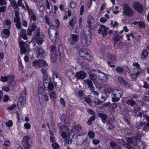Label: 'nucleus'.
<instances>
[{
	"mask_svg": "<svg viewBox=\"0 0 149 149\" xmlns=\"http://www.w3.org/2000/svg\"><path fill=\"white\" fill-rule=\"evenodd\" d=\"M50 134H51L50 136V140L51 142L54 143L55 141V138L51 132H50Z\"/></svg>",
	"mask_w": 149,
	"mask_h": 149,
	"instance_id": "nucleus-47",
	"label": "nucleus"
},
{
	"mask_svg": "<svg viewBox=\"0 0 149 149\" xmlns=\"http://www.w3.org/2000/svg\"><path fill=\"white\" fill-rule=\"evenodd\" d=\"M50 98L52 100H54L57 97L54 91L52 92L49 93Z\"/></svg>",
	"mask_w": 149,
	"mask_h": 149,
	"instance_id": "nucleus-34",
	"label": "nucleus"
},
{
	"mask_svg": "<svg viewBox=\"0 0 149 149\" xmlns=\"http://www.w3.org/2000/svg\"><path fill=\"white\" fill-rule=\"evenodd\" d=\"M77 22V19L75 17H72V19L68 22L69 25L68 27L70 30L72 31L74 28L76 23Z\"/></svg>",
	"mask_w": 149,
	"mask_h": 149,
	"instance_id": "nucleus-10",
	"label": "nucleus"
},
{
	"mask_svg": "<svg viewBox=\"0 0 149 149\" xmlns=\"http://www.w3.org/2000/svg\"><path fill=\"white\" fill-rule=\"evenodd\" d=\"M61 124V123H60L57 124L58 126L59 127V129L60 131H63V129L65 127V125H60V124Z\"/></svg>",
	"mask_w": 149,
	"mask_h": 149,
	"instance_id": "nucleus-51",
	"label": "nucleus"
},
{
	"mask_svg": "<svg viewBox=\"0 0 149 149\" xmlns=\"http://www.w3.org/2000/svg\"><path fill=\"white\" fill-rule=\"evenodd\" d=\"M84 52L82 50H80L79 51V53L81 56V57L79 58L77 61L78 63L79 64H80L81 65H82L83 64V63L84 62V58L82 56V54H83Z\"/></svg>",
	"mask_w": 149,
	"mask_h": 149,
	"instance_id": "nucleus-21",
	"label": "nucleus"
},
{
	"mask_svg": "<svg viewBox=\"0 0 149 149\" xmlns=\"http://www.w3.org/2000/svg\"><path fill=\"white\" fill-rule=\"evenodd\" d=\"M50 49H51V53L57 52H56V47L55 45H53L51 47Z\"/></svg>",
	"mask_w": 149,
	"mask_h": 149,
	"instance_id": "nucleus-49",
	"label": "nucleus"
},
{
	"mask_svg": "<svg viewBox=\"0 0 149 149\" xmlns=\"http://www.w3.org/2000/svg\"><path fill=\"white\" fill-rule=\"evenodd\" d=\"M91 36L89 34L84 36L81 40V42L85 46H87L91 43Z\"/></svg>",
	"mask_w": 149,
	"mask_h": 149,
	"instance_id": "nucleus-3",
	"label": "nucleus"
},
{
	"mask_svg": "<svg viewBox=\"0 0 149 149\" xmlns=\"http://www.w3.org/2000/svg\"><path fill=\"white\" fill-rule=\"evenodd\" d=\"M141 135L138 134L136 136L135 138H128L127 139L126 141L127 143L126 144V147L128 149H135L134 147L136 146L137 145V141L136 140L140 139Z\"/></svg>",
	"mask_w": 149,
	"mask_h": 149,
	"instance_id": "nucleus-1",
	"label": "nucleus"
},
{
	"mask_svg": "<svg viewBox=\"0 0 149 149\" xmlns=\"http://www.w3.org/2000/svg\"><path fill=\"white\" fill-rule=\"evenodd\" d=\"M48 89L49 90L52 91L54 88V86L52 83H49L48 84Z\"/></svg>",
	"mask_w": 149,
	"mask_h": 149,
	"instance_id": "nucleus-45",
	"label": "nucleus"
},
{
	"mask_svg": "<svg viewBox=\"0 0 149 149\" xmlns=\"http://www.w3.org/2000/svg\"><path fill=\"white\" fill-rule=\"evenodd\" d=\"M98 116L101 118L102 122L104 123L105 120L107 118V115L102 113H100L98 114Z\"/></svg>",
	"mask_w": 149,
	"mask_h": 149,
	"instance_id": "nucleus-28",
	"label": "nucleus"
},
{
	"mask_svg": "<svg viewBox=\"0 0 149 149\" xmlns=\"http://www.w3.org/2000/svg\"><path fill=\"white\" fill-rule=\"evenodd\" d=\"M84 81L85 83H86L88 86V87L90 89L92 87H94L93 86V84L92 81L89 79H86L84 80Z\"/></svg>",
	"mask_w": 149,
	"mask_h": 149,
	"instance_id": "nucleus-30",
	"label": "nucleus"
},
{
	"mask_svg": "<svg viewBox=\"0 0 149 149\" xmlns=\"http://www.w3.org/2000/svg\"><path fill=\"white\" fill-rule=\"evenodd\" d=\"M37 7L38 8L40 12H42L44 10V7L42 5L39 4V5L37 6Z\"/></svg>",
	"mask_w": 149,
	"mask_h": 149,
	"instance_id": "nucleus-52",
	"label": "nucleus"
},
{
	"mask_svg": "<svg viewBox=\"0 0 149 149\" xmlns=\"http://www.w3.org/2000/svg\"><path fill=\"white\" fill-rule=\"evenodd\" d=\"M133 8L138 13H142L143 10V7L141 4L138 2H134L132 5Z\"/></svg>",
	"mask_w": 149,
	"mask_h": 149,
	"instance_id": "nucleus-4",
	"label": "nucleus"
},
{
	"mask_svg": "<svg viewBox=\"0 0 149 149\" xmlns=\"http://www.w3.org/2000/svg\"><path fill=\"white\" fill-rule=\"evenodd\" d=\"M95 84L96 87L98 89H100L103 87V85L101 83L96 82Z\"/></svg>",
	"mask_w": 149,
	"mask_h": 149,
	"instance_id": "nucleus-41",
	"label": "nucleus"
},
{
	"mask_svg": "<svg viewBox=\"0 0 149 149\" xmlns=\"http://www.w3.org/2000/svg\"><path fill=\"white\" fill-rule=\"evenodd\" d=\"M36 52L37 53L38 58H44L46 56L45 52L41 48L37 47Z\"/></svg>",
	"mask_w": 149,
	"mask_h": 149,
	"instance_id": "nucleus-9",
	"label": "nucleus"
},
{
	"mask_svg": "<svg viewBox=\"0 0 149 149\" xmlns=\"http://www.w3.org/2000/svg\"><path fill=\"white\" fill-rule=\"evenodd\" d=\"M126 103L128 104L133 106L136 104V102L132 99L128 100L126 102Z\"/></svg>",
	"mask_w": 149,
	"mask_h": 149,
	"instance_id": "nucleus-37",
	"label": "nucleus"
},
{
	"mask_svg": "<svg viewBox=\"0 0 149 149\" xmlns=\"http://www.w3.org/2000/svg\"><path fill=\"white\" fill-rule=\"evenodd\" d=\"M35 36V38H37V43L39 45H41L43 41V39L42 38Z\"/></svg>",
	"mask_w": 149,
	"mask_h": 149,
	"instance_id": "nucleus-31",
	"label": "nucleus"
},
{
	"mask_svg": "<svg viewBox=\"0 0 149 149\" xmlns=\"http://www.w3.org/2000/svg\"><path fill=\"white\" fill-rule=\"evenodd\" d=\"M95 87H92L90 89L92 93L94 95L97 96L99 95V93L94 90Z\"/></svg>",
	"mask_w": 149,
	"mask_h": 149,
	"instance_id": "nucleus-42",
	"label": "nucleus"
},
{
	"mask_svg": "<svg viewBox=\"0 0 149 149\" xmlns=\"http://www.w3.org/2000/svg\"><path fill=\"white\" fill-rule=\"evenodd\" d=\"M26 90L25 89L24 91H23L21 93V96L19 97V99L21 100L22 99H25L26 97Z\"/></svg>",
	"mask_w": 149,
	"mask_h": 149,
	"instance_id": "nucleus-26",
	"label": "nucleus"
},
{
	"mask_svg": "<svg viewBox=\"0 0 149 149\" xmlns=\"http://www.w3.org/2000/svg\"><path fill=\"white\" fill-rule=\"evenodd\" d=\"M107 58L109 59V61H110L112 62H114L117 60V57L116 56L111 54L108 55Z\"/></svg>",
	"mask_w": 149,
	"mask_h": 149,
	"instance_id": "nucleus-20",
	"label": "nucleus"
},
{
	"mask_svg": "<svg viewBox=\"0 0 149 149\" xmlns=\"http://www.w3.org/2000/svg\"><path fill=\"white\" fill-rule=\"evenodd\" d=\"M82 68L84 70H89L90 69L89 65L86 63H84L81 65Z\"/></svg>",
	"mask_w": 149,
	"mask_h": 149,
	"instance_id": "nucleus-36",
	"label": "nucleus"
},
{
	"mask_svg": "<svg viewBox=\"0 0 149 149\" xmlns=\"http://www.w3.org/2000/svg\"><path fill=\"white\" fill-rule=\"evenodd\" d=\"M109 143L110 146L113 149H122L120 145H118L113 141H110Z\"/></svg>",
	"mask_w": 149,
	"mask_h": 149,
	"instance_id": "nucleus-16",
	"label": "nucleus"
},
{
	"mask_svg": "<svg viewBox=\"0 0 149 149\" xmlns=\"http://www.w3.org/2000/svg\"><path fill=\"white\" fill-rule=\"evenodd\" d=\"M20 35L21 37L24 39L26 40L27 38V36L26 34V31L24 29H22L20 31Z\"/></svg>",
	"mask_w": 149,
	"mask_h": 149,
	"instance_id": "nucleus-25",
	"label": "nucleus"
},
{
	"mask_svg": "<svg viewBox=\"0 0 149 149\" xmlns=\"http://www.w3.org/2000/svg\"><path fill=\"white\" fill-rule=\"evenodd\" d=\"M70 7L72 8H74L76 6V3L73 1H72L70 4Z\"/></svg>",
	"mask_w": 149,
	"mask_h": 149,
	"instance_id": "nucleus-57",
	"label": "nucleus"
},
{
	"mask_svg": "<svg viewBox=\"0 0 149 149\" xmlns=\"http://www.w3.org/2000/svg\"><path fill=\"white\" fill-rule=\"evenodd\" d=\"M53 78L54 80L58 81L57 82L55 83L56 86V84L58 83V84H61L62 83V79L61 78V76L54 72H53Z\"/></svg>",
	"mask_w": 149,
	"mask_h": 149,
	"instance_id": "nucleus-11",
	"label": "nucleus"
},
{
	"mask_svg": "<svg viewBox=\"0 0 149 149\" xmlns=\"http://www.w3.org/2000/svg\"><path fill=\"white\" fill-rule=\"evenodd\" d=\"M88 21L87 22L88 24L87 26L88 28L91 29H92V26H91V24L93 23L94 22V19L93 17L89 15L88 16Z\"/></svg>",
	"mask_w": 149,
	"mask_h": 149,
	"instance_id": "nucleus-17",
	"label": "nucleus"
},
{
	"mask_svg": "<svg viewBox=\"0 0 149 149\" xmlns=\"http://www.w3.org/2000/svg\"><path fill=\"white\" fill-rule=\"evenodd\" d=\"M90 78L91 80L94 81L97 78V76L96 74L94 73H91L90 75Z\"/></svg>",
	"mask_w": 149,
	"mask_h": 149,
	"instance_id": "nucleus-40",
	"label": "nucleus"
},
{
	"mask_svg": "<svg viewBox=\"0 0 149 149\" xmlns=\"http://www.w3.org/2000/svg\"><path fill=\"white\" fill-rule=\"evenodd\" d=\"M40 62L41 68L42 67H45L48 65V64L47 63L46 61L43 60H42V59L40 60Z\"/></svg>",
	"mask_w": 149,
	"mask_h": 149,
	"instance_id": "nucleus-39",
	"label": "nucleus"
},
{
	"mask_svg": "<svg viewBox=\"0 0 149 149\" xmlns=\"http://www.w3.org/2000/svg\"><path fill=\"white\" fill-rule=\"evenodd\" d=\"M73 129H74L77 131H79L81 129L80 125L78 124L77 125L74 126L73 127Z\"/></svg>",
	"mask_w": 149,
	"mask_h": 149,
	"instance_id": "nucleus-48",
	"label": "nucleus"
},
{
	"mask_svg": "<svg viewBox=\"0 0 149 149\" xmlns=\"http://www.w3.org/2000/svg\"><path fill=\"white\" fill-rule=\"evenodd\" d=\"M88 135L90 138L93 139L95 136V134L93 131H89L88 132Z\"/></svg>",
	"mask_w": 149,
	"mask_h": 149,
	"instance_id": "nucleus-44",
	"label": "nucleus"
},
{
	"mask_svg": "<svg viewBox=\"0 0 149 149\" xmlns=\"http://www.w3.org/2000/svg\"><path fill=\"white\" fill-rule=\"evenodd\" d=\"M116 92H114L111 94L112 100L113 102H116L119 101L122 95L121 93L118 92V90H116Z\"/></svg>",
	"mask_w": 149,
	"mask_h": 149,
	"instance_id": "nucleus-6",
	"label": "nucleus"
},
{
	"mask_svg": "<svg viewBox=\"0 0 149 149\" xmlns=\"http://www.w3.org/2000/svg\"><path fill=\"white\" fill-rule=\"evenodd\" d=\"M44 77L43 83L44 86H46L45 84H47L48 82V79L49 78L48 76H45Z\"/></svg>",
	"mask_w": 149,
	"mask_h": 149,
	"instance_id": "nucleus-50",
	"label": "nucleus"
},
{
	"mask_svg": "<svg viewBox=\"0 0 149 149\" xmlns=\"http://www.w3.org/2000/svg\"><path fill=\"white\" fill-rule=\"evenodd\" d=\"M118 80L119 83L120 84H124L125 87H129V84L126 82L122 77L120 76L118 77Z\"/></svg>",
	"mask_w": 149,
	"mask_h": 149,
	"instance_id": "nucleus-15",
	"label": "nucleus"
},
{
	"mask_svg": "<svg viewBox=\"0 0 149 149\" xmlns=\"http://www.w3.org/2000/svg\"><path fill=\"white\" fill-rule=\"evenodd\" d=\"M22 0H18L17 4L19 6L22 7L23 8H25V7L24 5H22Z\"/></svg>",
	"mask_w": 149,
	"mask_h": 149,
	"instance_id": "nucleus-60",
	"label": "nucleus"
},
{
	"mask_svg": "<svg viewBox=\"0 0 149 149\" xmlns=\"http://www.w3.org/2000/svg\"><path fill=\"white\" fill-rule=\"evenodd\" d=\"M53 35L52 36L50 34H49L51 40L54 43H56L59 40V33L57 32L53 33Z\"/></svg>",
	"mask_w": 149,
	"mask_h": 149,
	"instance_id": "nucleus-8",
	"label": "nucleus"
},
{
	"mask_svg": "<svg viewBox=\"0 0 149 149\" xmlns=\"http://www.w3.org/2000/svg\"><path fill=\"white\" fill-rule=\"evenodd\" d=\"M133 24H134L135 25L137 24L140 27L144 28L145 27V24L144 23L141 21L138 22H133Z\"/></svg>",
	"mask_w": 149,
	"mask_h": 149,
	"instance_id": "nucleus-29",
	"label": "nucleus"
},
{
	"mask_svg": "<svg viewBox=\"0 0 149 149\" xmlns=\"http://www.w3.org/2000/svg\"><path fill=\"white\" fill-rule=\"evenodd\" d=\"M41 71L43 75V77H45V76H48V74L47 73V71L46 69L44 68L42 69L41 70Z\"/></svg>",
	"mask_w": 149,
	"mask_h": 149,
	"instance_id": "nucleus-43",
	"label": "nucleus"
},
{
	"mask_svg": "<svg viewBox=\"0 0 149 149\" xmlns=\"http://www.w3.org/2000/svg\"><path fill=\"white\" fill-rule=\"evenodd\" d=\"M82 56L84 58L87 60H91V56L89 54L88 52L84 53V54H82Z\"/></svg>",
	"mask_w": 149,
	"mask_h": 149,
	"instance_id": "nucleus-33",
	"label": "nucleus"
},
{
	"mask_svg": "<svg viewBox=\"0 0 149 149\" xmlns=\"http://www.w3.org/2000/svg\"><path fill=\"white\" fill-rule=\"evenodd\" d=\"M113 39L115 42L118 41L120 40L118 36L117 35V34L114 37Z\"/></svg>",
	"mask_w": 149,
	"mask_h": 149,
	"instance_id": "nucleus-62",
	"label": "nucleus"
},
{
	"mask_svg": "<svg viewBox=\"0 0 149 149\" xmlns=\"http://www.w3.org/2000/svg\"><path fill=\"white\" fill-rule=\"evenodd\" d=\"M107 32V28L103 25H101L100 27L98 30V33L101 34H106Z\"/></svg>",
	"mask_w": 149,
	"mask_h": 149,
	"instance_id": "nucleus-14",
	"label": "nucleus"
},
{
	"mask_svg": "<svg viewBox=\"0 0 149 149\" xmlns=\"http://www.w3.org/2000/svg\"><path fill=\"white\" fill-rule=\"evenodd\" d=\"M148 53L149 52L146 49L143 50L141 55V58L143 59H145L147 56L148 55Z\"/></svg>",
	"mask_w": 149,
	"mask_h": 149,
	"instance_id": "nucleus-32",
	"label": "nucleus"
},
{
	"mask_svg": "<svg viewBox=\"0 0 149 149\" xmlns=\"http://www.w3.org/2000/svg\"><path fill=\"white\" fill-rule=\"evenodd\" d=\"M117 140L119 142V144L124 145L125 143V140L123 139H118Z\"/></svg>",
	"mask_w": 149,
	"mask_h": 149,
	"instance_id": "nucleus-56",
	"label": "nucleus"
},
{
	"mask_svg": "<svg viewBox=\"0 0 149 149\" xmlns=\"http://www.w3.org/2000/svg\"><path fill=\"white\" fill-rule=\"evenodd\" d=\"M116 69L117 72L118 74L122 73L124 72L123 68L120 66L117 67Z\"/></svg>",
	"mask_w": 149,
	"mask_h": 149,
	"instance_id": "nucleus-35",
	"label": "nucleus"
},
{
	"mask_svg": "<svg viewBox=\"0 0 149 149\" xmlns=\"http://www.w3.org/2000/svg\"><path fill=\"white\" fill-rule=\"evenodd\" d=\"M71 38L69 39L70 44L74 45L79 40V36L77 34H72L70 36Z\"/></svg>",
	"mask_w": 149,
	"mask_h": 149,
	"instance_id": "nucleus-7",
	"label": "nucleus"
},
{
	"mask_svg": "<svg viewBox=\"0 0 149 149\" xmlns=\"http://www.w3.org/2000/svg\"><path fill=\"white\" fill-rule=\"evenodd\" d=\"M51 60L52 61H55L57 60L58 57L57 52L51 53Z\"/></svg>",
	"mask_w": 149,
	"mask_h": 149,
	"instance_id": "nucleus-24",
	"label": "nucleus"
},
{
	"mask_svg": "<svg viewBox=\"0 0 149 149\" xmlns=\"http://www.w3.org/2000/svg\"><path fill=\"white\" fill-rule=\"evenodd\" d=\"M13 123L12 121L11 120H9L8 122L6 123V125L8 127H10L12 126Z\"/></svg>",
	"mask_w": 149,
	"mask_h": 149,
	"instance_id": "nucleus-53",
	"label": "nucleus"
},
{
	"mask_svg": "<svg viewBox=\"0 0 149 149\" xmlns=\"http://www.w3.org/2000/svg\"><path fill=\"white\" fill-rule=\"evenodd\" d=\"M102 75H101L102 77L101 78V80L103 82H106L109 79L108 76L103 72H102Z\"/></svg>",
	"mask_w": 149,
	"mask_h": 149,
	"instance_id": "nucleus-27",
	"label": "nucleus"
},
{
	"mask_svg": "<svg viewBox=\"0 0 149 149\" xmlns=\"http://www.w3.org/2000/svg\"><path fill=\"white\" fill-rule=\"evenodd\" d=\"M123 15L128 17H131L134 14V13L133 10L127 4L124 3L123 4Z\"/></svg>",
	"mask_w": 149,
	"mask_h": 149,
	"instance_id": "nucleus-2",
	"label": "nucleus"
},
{
	"mask_svg": "<svg viewBox=\"0 0 149 149\" xmlns=\"http://www.w3.org/2000/svg\"><path fill=\"white\" fill-rule=\"evenodd\" d=\"M65 115L64 114H63L62 115H61L60 117V118L62 122H64L65 121Z\"/></svg>",
	"mask_w": 149,
	"mask_h": 149,
	"instance_id": "nucleus-63",
	"label": "nucleus"
},
{
	"mask_svg": "<svg viewBox=\"0 0 149 149\" xmlns=\"http://www.w3.org/2000/svg\"><path fill=\"white\" fill-rule=\"evenodd\" d=\"M117 104L116 103H113L111 104L109 107L108 111L109 112H112L114 111V109L117 107Z\"/></svg>",
	"mask_w": 149,
	"mask_h": 149,
	"instance_id": "nucleus-19",
	"label": "nucleus"
},
{
	"mask_svg": "<svg viewBox=\"0 0 149 149\" xmlns=\"http://www.w3.org/2000/svg\"><path fill=\"white\" fill-rule=\"evenodd\" d=\"M57 32L56 30L54 29V27L53 26V24H50L48 30V34H49L50 33H54Z\"/></svg>",
	"mask_w": 149,
	"mask_h": 149,
	"instance_id": "nucleus-23",
	"label": "nucleus"
},
{
	"mask_svg": "<svg viewBox=\"0 0 149 149\" xmlns=\"http://www.w3.org/2000/svg\"><path fill=\"white\" fill-rule=\"evenodd\" d=\"M16 106V105L15 104H13L11 106L8 107L7 109L8 110H13L15 108Z\"/></svg>",
	"mask_w": 149,
	"mask_h": 149,
	"instance_id": "nucleus-55",
	"label": "nucleus"
},
{
	"mask_svg": "<svg viewBox=\"0 0 149 149\" xmlns=\"http://www.w3.org/2000/svg\"><path fill=\"white\" fill-rule=\"evenodd\" d=\"M33 66L35 67L41 68L40 60H34L33 63Z\"/></svg>",
	"mask_w": 149,
	"mask_h": 149,
	"instance_id": "nucleus-22",
	"label": "nucleus"
},
{
	"mask_svg": "<svg viewBox=\"0 0 149 149\" xmlns=\"http://www.w3.org/2000/svg\"><path fill=\"white\" fill-rule=\"evenodd\" d=\"M28 50V48H26L24 47H22L20 48V50L22 54L26 53Z\"/></svg>",
	"mask_w": 149,
	"mask_h": 149,
	"instance_id": "nucleus-46",
	"label": "nucleus"
},
{
	"mask_svg": "<svg viewBox=\"0 0 149 149\" xmlns=\"http://www.w3.org/2000/svg\"><path fill=\"white\" fill-rule=\"evenodd\" d=\"M29 140L30 137L28 136H24L23 139L22 141V145L26 149H29L31 146V145L29 143Z\"/></svg>",
	"mask_w": 149,
	"mask_h": 149,
	"instance_id": "nucleus-5",
	"label": "nucleus"
},
{
	"mask_svg": "<svg viewBox=\"0 0 149 149\" xmlns=\"http://www.w3.org/2000/svg\"><path fill=\"white\" fill-rule=\"evenodd\" d=\"M3 33L5 34V36H4L5 38L8 37L10 34V32L9 30L7 29H5L3 31Z\"/></svg>",
	"mask_w": 149,
	"mask_h": 149,
	"instance_id": "nucleus-38",
	"label": "nucleus"
},
{
	"mask_svg": "<svg viewBox=\"0 0 149 149\" xmlns=\"http://www.w3.org/2000/svg\"><path fill=\"white\" fill-rule=\"evenodd\" d=\"M53 148L54 149H57L59 147V145L56 143H53L52 145Z\"/></svg>",
	"mask_w": 149,
	"mask_h": 149,
	"instance_id": "nucleus-58",
	"label": "nucleus"
},
{
	"mask_svg": "<svg viewBox=\"0 0 149 149\" xmlns=\"http://www.w3.org/2000/svg\"><path fill=\"white\" fill-rule=\"evenodd\" d=\"M86 74L84 71H80L77 72L76 74V76L77 78L83 79L86 77Z\"/></svg>",
	"mask_w": 149,
	"mask_h": 149,
	"instance_id": "nucleus-18",
	"label": "nucleus"
},
{
	"mask_svg": "<svg viewBox=\"0 0 149 149\" xmlns=\"http://www.w3.org/2000/svg\"><path fill=\"white\" fill-rule=\"evenodd\" d=\"M31 29L33 33L34 36H38L40 35V29L37 28L36 26L34 24H33Z\"/></svg>",
	"mask_w": 149,
	"mask_h": 149,
	"instance_id": "nucleus-12",
	"label": "nucleus"
},
{
	"mask_svg": "<svg viewBox=\"0 0 149 149\" xmlns=\"http://www.w3.org/2000/svg\"><path fill=\"white\" fill-rule=\"evenodd\" d=\"M136 126L138 129H139L141 127H143V130L145 131H148L149 130L147 128V127L146 126L145 123L143 122L137 123Z\"/></svg>",
	"mask_w": 149,
	"mask_h": 149,
	"instance_id": "nucleus-13",
	"label": "nucleus"
},
{
	"mask_svg": "<svg viewBox=\"0 0 149 149\" xmlns=\"http://www.w3.org/2000/svg\"><path fill=\"white\" fill-rule=\"evenodd\" d=\"M11 5L15 9H16L17 7V3L14 1H13L11 2Z\"/></svg>",
	"mask_w": 149,
	"mask_h": 149,
	"instance_id": "nucleus-54",
	"label": "nucleus"
},
{
	"mask_svg": "<svg viewBox=\"0 0 149 149\" xmlns=\"http://www.w3.org/2000/svg\"><path fill=\"white\" fill-rule=\"evenodd\" d=\"M42 99H44V100L46 102L48 101L49 100L48 96L46 95H43Z\"/></svg>",
	"mask_w": 149,
	"mask_h": 149,
	"instance_id": "nucleus-64",
	"label": "nucleus"
},
{
	"mask_svg": "<svg viewBox=\"0 0 149 149\" xmlns=\"http://www.w3.org/2000/svg\"><path fill=\"white\" fill-rule=\"evenodd\" d=\"M133 65L136 67L138 69H140V65L137 63L134 62L133 63Z\"/></svg>",
	"mask_w": 149,
	"mask_h": 149,
	"instance_id": "nucleus-61",
	"label": "nucleus"
},
{
	"mask_svg": "<svg viewBox=\"0 0 149 149\" xmlns=\"http://www.w3.org/2000/svg\"><path fill=\"white\" fill-rule=\"evenodd\" d=\"M25 128L26 129H29L31 128V125L28 123H26L24 125Z\"/></svg>",
	"mask_w": 149,
	"mask_h": 149,
	"instance_id": "nucleus-59",
	"label": "nucleus"
}]
</instances>
